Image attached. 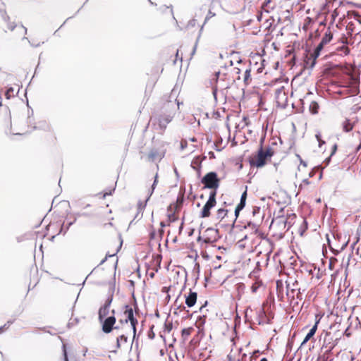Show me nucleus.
I'll use <instances>...</instances> for the list:
<instances>
[{"instance_id": "nucleus-48", "label": "nucleus", "mask_w": 361, "mask_h": 361, "mask_svg": "<svg viewBox=\"0 0 361 361\" xmlns=\"http://www.w3.org/2000/svg\"><path fill=\"white\" fill-rule=\"evenodd\" d=\"M360 149H361V142H360V145L357 146V151H359Z\"/></svg>"}, {"instance_id": "nucleus-10", "label": "nucleus", "mask_w": 361, "mask_h": 361, "mask_svg": "<svg viewBox=\"0 0 361 361\" xmlns=\"http://www.w3.org/2000/svg\"><path fill=\"white\" fill-rule=\"evenodd\" d=\"M218 240V231L214 228H207L202 235L199 236L197 241L205 244H213Z\"/></svg>"}, {"instance_id": "nucleus-30", "label": "nucleus", "mask_w": 361, "mask_h": 361, "mask_svg": "<svg viewBox=\"0 0 361 361\" xmlns=\"http://www.w3.org/2000/svg\"><path fill=\"white\" fill-rule=\"evenodd\" d=\"M239 64L240 66H246L245 63H242L240 61H239ZM243 68L242 67H234L233 68V71L237 74L236 79L240 80L241 78L240 74Z\"/></svg>"}, {"instance_id": "nucleus-40", "label": "nucleus", "mask_w": 361, "mask_h": 361, "mask_svg": "<svg viewBox=\"0 0 361 361\" xmlns=\"http://www.w3.org/2000/svg\"><path fill=\"white\" fill-rule=\"evenodd\" d=\"M112 219H113V218H112V217L109 218V219H108V222H104V225H109L110 226H112V224H111V220H112Z\"/></svg>"}, {"instance_id": "nucleus-39", "label": "nucleus", "mask_w": 361, "mask_h": 361, "mask_svg": "<svg viewBox=\"0 0 361 361\" xmlns=\"http://www.w3.org/2000/svg\"><path fill=\"white\" fill-rule=\"evenodd\" d=\"M111 193H112V191L110 190L109 192H106L104 193H101L100 195H102V198H105L106 195H111Z\"/></svg>"}, {"instance_id": "nucleus-5", "label": "nucleus", "mask_w": 361, "mask_h": 361, "mask_svg": "<svg viewBox=\"0 0 361 361\" xmlns=\"http://www.w3.org/2000/svg\"><path fill=\"white\" fill-rule=\"evenodd\" d=\"M235 214L226 209H219L216 211V219L218 221V225L221 228L230 229L233 227L236 219Z\"/></svg>"}, {"instance_id": "nucleus-25", "label": "nucleus", "mask_w": 361, "mask_h": 361, "mask_svg": "<svg viewBox=\"0 0 361 361\" xmlns=\"http://www.w3.org/2000/svg\"><path fill=\"white\" fill-rule=\"evenodd\" d=\"M168 210H169V213L168 214L169 224L167 225L169 226L170 223L174 222L176 220H178V216L175 212H172V204H171L169 207V209Z\"/></svg>"}, {"instance_id": "nucleus-19", "label": "nucleus", "mask_w": 361, "mask_h": 361, "mask_svg": "<svg viewBox=\"0 0 361 361\" xmlns=\"http://www.w3.org/2000/svg\"><path fill=\"white\" fill-rule=\"evenodd\" d=\"M164 157V154L160 152L158 148L153 147L148 153L147 158L150 161H154L157 159H161Z\"/></svg>"}, {"instance_id": "nucleus-55", "label": "nucleus", "mask_w": 361, "mask_h": 361, "mask_svg": "<svg viewBox=\"0 0 361 361\" xmlns=\"http://www.w3.org/2000/svg\"><path fill=\"white\" fill-rule=\"evenodd\" d=\"M99 221L102 223L104 222V221L102 219H99Z\"/></svg>"}, {"instance_id": "nucleus-56", "label": "nucleus", "mask_w": 361, "mask_h": 361, "mask_svg": "<svg viewBox=\"0 0 361 361\" xmlns=\"http://www.w3.org/2000/svg\"><path fill=\"white\" fill-rule=\"evenodd\" d=\"M260 70H261V68H259L257 69V71H258V72H259V71H260Z\"/></svg>"}, {"instance_id": "nucleus-28", "label": "nucleus", "mask_w": 361, "mask_h": 361, "mask_svg": "<svg viewBox=\"0 0 361 361\" xmlns=\"http://www.w3.org/2000/svg\"><path fill=\"white\" fill-rule=\"evenodd\" d=\"M283 281L281 280H278L276 281V290H277V295L279 298H281V300H282L283 295Z\"/></svg>"}, {"instance_id": "nucleus-52", "label": "nucleus", "mask_w": 361, "mask_h": 361, "mask_svg": "<svg viewBox=\"0 0 361 361\" xmlns=\"http://www.w3.org/2000/svg\"><path fill=\"white\" fill-rule=\"evenodd\" d=\"M241 287L244 288V285L243 284L239 285L238 288H241Z\"/></svg>"}, {"instance_id": "nucleus-34", "label": "nucleus", "mask_w": 361, "mask_h": 361, "mask_svg": "<svg viewBox=\"0 0 361 361\" xmlns=\"http://www.w3.org/2000/svg\"><path fill=\"white\" fill-rule=\"evenodd\" d=\"M296 219V215L295 214H291L288 216L287 221L285 222V226L288 224V228L292 226V221H295Z\"/></svg>"}, {"instance_id": "nucleus-7", "label": "nucleus", "mask_w": 361, "mask_h": 361, "mask_svg": "<svg viewBox=\"0 0 361 361\" xmlns=\"http://www.w3.org/2000/svg\"><path fill=\"white\" fill-rule=\"evenodd\" d=\"M114 330L116 331L117 336H120V335H128V336H133V338H135L136 336V327L133 326L130 324L122 321H118V323L116 325H114Z\"/></svg>"}, {"instance_id": "nucleus-49", "label": "nucleus", "mask_w": 361, "mask_h": 361, "mask_svg": "<svg viewBox=\"0 0 361 361\" xmlns=\"http://www.w3.org/2000/svg\"><path fill=\"white\" fill-rule=\"evenodd\" d=\"M345 334L348 337H349L350 336V333H348L347 331H345Z\"/></svg>"}, {"instance_id": "nucleus-53", "label": "nucleus", "mask_w": 361, "mask_h": 361, "mask_svg": "<svg viewBox=\"0 0 361 361\" xmlns=\"http://www.w3.org/2000/svg\"><path fill=\"white\" fill-rule=\"evenodd\" d=\"M163 232H164L163 230H161L160 231V234L162 235Z\"/></svg>"}, {"instance_id": "nucleus-54", "label": "nucleus", "mask_w": 361, "mask_h": 361, "mask_svg": "<svg viewBox=\"0 0 361 361\" xmlns=\"http://www.w3.org/2000/svg\"><path fill=\"white\" fill-rule=\"evenodd\" d=\"M305 183H306L307 184L309 183V182L307 180H304Z\"/></svg>"}, {"instance_id": "nucleus-47", "label": "nucleus", "mask_w": 361, "mask_h": 361, "mask_svg": "<svg viewBox=\"0 0 361 361\" xmlns=\"http://www.w3.org/2000/svg\"><path fill=\"white\" fill-rule=\"evenodd\" d=\"M64 355H65V361H68V357H67V354H66V351L64 353Z\"/></svg>"}, {"instance_id": "nucleus-41", "label": "nucleus", "mask_w": 361, "mask_h": 361, "mask_svg": "<svg viewBox=\"0 0 361 361\" xmlns=\"http://www.w3.org/2000/svg\"><path fill=\"white\" fill-rule=\"evenodd\" d=\"M157 183V176H155V179H154V181L152 187V190L154 189V187H155Z\"/></svg>"}, {"instance_id": "nucleus-1", "label": "nucleus", "mask_w": 361, "mask_h": 361, "mask_svg": "<svg viewBox=\"0 0 361 361\" xmlns=\"http://www.w3.org/2000/svg\"><path fill=\"white\" fill-rule=\"evenodd\" d=\"M111 300V299H108L98 311V320L102 324V331L105 334L111 333L114 330V325L116 323V319L114 314L107 317Z\"/></svg>"}, {"instance_id": "nucleus-18", "label": "nucleus", "mask_w": 361, "mask_h": 361, "mask_svg": "<svg viewBox=\"0 0 361 361\" xmlns=\"http://www.w3.org/2000/svg\"><path fill=\"white\" fill-rule=\"evenodd\" d=\"M174 116V113H170L168 115L161 116L159 118V126L162 130H164L166 128V125L169 123Z\"/></svg>"}, {"instance_id": "nucleus-2", "label": "nucleus", "mask_w": 361, "mask_h": 361, "mask_svg": "<svg viewBox=\"0 0 361 361\" xmlns=\"http://www.w3.org/2000/svg\"><path fill=\"white\" fill-rule=\"evenodd\" d=\"M232 80H233L230 77L226 68L216 72L210 79V83L213 86L212 92L214 97H216L219 87L227 88Z\"/></svg>"}, {"instance_id": "nucleus-38", "label": "nucleus", "mask_w": 361, "mask_h": 361, "mask_svg": "<svg viewBox=\"0 0 361 361\" xmlns=\"http://www.w3.org/2000/svg\"><path fill=\"white\" fill-rule=\"evenodd\" d=\"M155 237H156V234H155L154 231V230H153V231H150V233H149V238H150L151 240H153V239H154V238H155Z\"/></svg>"}, {"instance_id": "nucleus-24", "label": "nucleus", "mask_w": 361, "mask_h": 361, "mask_svg": "<svg viewBox=\"0 0 361 361\" xmlns=\"http://www.w3.org/2000/svg\"><path fill=\"white\" fill-rule=\"evenodd\" d=\"M243 81L246 85H249L251 82V77H250V72H251V68H247L245 67L243 68Z\"/></svg>"}, {"instance_id": "nucleus-26", "label": "nucleus", "mask_w": 361, "mask_h": 361, "mask_svg": "<svg viewBox=\"0 0 361 361\" xmlns=\"http://www.w3.org/2000/svg\"><path fill=\"white\" fill-rule=\"evenodd\" d=\"M263 285L262 281L259 279H256L255 281L252 283L251 286V290L253 293L257 292V290L261 288Z\"/></svg>"}, {"instance_id": "nucleus-44", "label": "nucleus", "mask_w": 361, "mask_h": 361, "mask_svg": "<svg viewBox=\"0 0 361 361\" xmlns=\"http://www.w3.org/2000/svg\"><path fill=\"white\" fill-rule=\"evenodd\" d=\"M317 138L318 141L319 142V146H321L322 145V142L320 141L319 136L317 135ZM322 143H324V142H322Z\"/></svg>"}, {"instance_id": "nucleus-35", "label": "nucleus", "mask_w": 361, "mask_h": 361, "mask_svg": "<svg viewBox=\"0 0 361 361\" xmlns=\"http://www.w3.org/2000/svg\"><path fill=\"white\" fill-rule=\"evenodd\" d=\"M215 16H216V13L212 11V8H209L208 13L205 17L204 23H206L207 21H209L212 18L214 17Z\"/></svg>"}, {"instance_id": "nucleus-31", "label": "nucleus", "mask_w": 361, "mask_h": 361, "mask_svg": "<svg viewBox=\"0 0 361 361\" xmlns=\"http://www.w3.org/2000/svg\"><path fill=\"white\" fill-rule=\"evenodd\" d=\"M200 164H201V161L200 160V158L199 157H195L192 161V164H191V166L192 167L197 170V171H200Z\"/></svg>"}, {"instance_id": "nucleus-37", "label": "nucleus", "mask_w": 361, "mask_h": 361, "mask_svg": "<svg viewBox=\"0 0 361 361\" xmlns=\"http://www.w3.org/2000/svg\"><path fill=\"white\" fill-rule=\"evenodd\" d=\"M180 51L179 49H178L176 51V59H180V61H182V59H183V54H181L180 56Z\"/></svg>"}, {"instance_id": "nucleus-9", "label": "nucleus", "mask_w": 361, "mask_h": 361, "mask_svg": "<svg viewBox=\"0 0 361 361\" xmlns=\"http://www.w3.org/2000/svg\"><path fill=\"white\" fill-rule=\"evenodd\" d=\"M216 191H211L209 193V199L204 205L201 213L200 216L202 218H207L210 216L211 212L210 210L215 207L216 204Z\"/></svg>"}, {"instance_id": "nucleus-33", "label": "nucleus", "mask_w": 361, "mask_h": 361, "mask_svg": "<svg viewBox=\"0 0 361 361\" xmlns=\"http://www.w3.org/2000/svg\"><path fill=\"white\" fill-rule=\"evenodd\" d=\"M298 286V281H295L293 283V287L290 288V284L288 283L287 286H286V288H287V295H289V291L290 290L292 293H293L295 290H299V288H297Z\"/></svg>"}, {"instance_id": "nucleus-15", "label": "nucleus", "mask_w": 361, "mask_h": 361, "mask_svg": "<svg viewBox=\"0 0 361 361\" xmlns=\"http://www.w3.org/2000/svg\"><path fill=\"white\" fill-rule=\"evenodd\" d=\"M338 338H334L331 333L329 331L325 332L322 348H326L328 351H331L338 343Z\"/></svg>"}, {"instance_id": "nucleus-51", "label": "nucleus", "mask_w": 361, "mask_h": 361, "mask_svg": "<svg viewBox=\"0 0 361 361\" xmlns=\"http://www.w3.org/2000/svg\"><path fill=\"white\" fill-rule=\"evenodd\" d=\"M260 361H268V360L267 358L264 357V358L261 359Z\"/></svg>"}, {"instance_id": "nucleus-22", "label": "nucleus", "mask_w": 361, "mask_h": 361, "mask_svg": "<svg viewBox=\"0 0 361 361\" xmlns=\"http://www.w3.org/2000/svg\"><path fill=\"white\" fill-rule=\"evenodd\" d=\"M338 42H340L342 45L341 47H338L336 48L337 50H341L343 51L344 54H348L349 53V49L346 46V44L348 43V39L345 35H343L339 39Z\"/></svg>"}, {"instance_id": "nucleus-50", "label": "nucleus", "mask_w": 361, "mask_h": 361, "mask_svg": "<svg viewBox=\"0 0 361 361\" xmlns=\"http://www.w3.org/2000/svg\"><path fill=\"white\" fill-rule=\"evenodd\" d=\"M154 274L153 272H152V273H150V274H149V276H150L151 278H153V277H154Z\"/></svg>"}, {"instance_id": "nucleus-20", "label": "nucleus", "mask_w": 361, "mask_h": 361, "mask_svg": "<svg viewBox=\"0 0 361 361\" xmlns=\"http://www.w3.org/2000/svg\"><path fill=\"white\" fill-rule=\"evenodd\" d=\"M197 299V294L196 292H193L190 290V292L187 296H185V304L188 307H193Z\"/></svg>"}, {"instance_id": "nucleus-12", "label": "nucleus", "mask_w": 361, "mask_h": 361, "mask_svg": "<svg viewBox=\"0 0 361 361\" xmlns=\"http://www.w3.org/2000/svg\"><path fill=\"white\" fill-rule=\"evenodd\" d=\"M134 340L133 336L120 335L116 338V347L118 349H127L132 346Z\"/></svg>"}, {"instance_id": "nucleus-6", "label": "nucleus", "mask_w": 361, "mask_h": 361, "mask_svg": "<svg viewBox=\"0 0 361 361\" xmlns=\"http://www.w3.org/2000/svg\"><path fill=\"white\" fill-rule=\"evenodd\" d=\"M333 39V33L331 31L330 28H328L323 36L321 42L318 44L314 51L310 54V56L307 59V63L308 64L310 61H312L310 63V67H313L316 63V59L319 56L321 50L323 49L324 46L328 44Z\"/></svg>"}, {"instance_id": "nucleus-3", "label": "nucleus", "mask_w": 361, "mask_h": 361, "mask_svg": "<svg viewBox=\"0 0 361 361\" xmlns=\"http://www.w3.org/2000/svg\"><path fill=\"white\" fill-rule=\"evenodd\" d=\"M0 29L5 32L11 31L13 37L18 38H24L27 33V28L22 24H16L11 20L8 16H4L2 21L0 23Z\"/></svg>"}, {"instance_id": "nucleus-57", "label": "nucleus", "mask_w": 361, "mask_h": 361, "mask_svg": "<svg viewBox=\"0 0 361 361\" xmlns=\"http://www.w3.org/2000/svg\"><path fill=\"white\" fill-rule=\"evenodd\" d=\"M204 305L201 306L200 310L204 307Z\"/></svg>"}, {"instance_id": "nucleus-32", "label": "nucleus", "mask_w": 361, "mask_h": 361, "mask_svg": "<svg viewBox=\"0 0 361 361\" xmlns=\"http://www.w3.org/2000/svg\"><path fill=\"white\" fill-rule=\"evenodd\" d=\"M307 229V223L305 219H302L298 233L300 235H302L305 231Z\"/></svg>"}, {"instance_id": "nucleus-16", "label": "nucleus", "mask_w": 361, "mask_h": 361, "mask_svg": "<svg viewBox=\"0 0 361 361\" xmlns=\"http://www.w3.org/2000/svg\"><path fill=\"white\" fill-rule=\"evenodd\" d=\"M276 102L280 106H285L288 102V97L285 92L284 87H281L275 91Z\"/></svg>"}, {"instance_id": "nucleus-23", "label": "nucleus", "mask_w": 361, "mask_h": 361, "mask_svg": "<svg viewBox=\"0 0 361 361\" xmlns=\"http://www.w3.org/2000/svg\"><path fill=\"white\" fill-rule=\"evenodd\" d=\"M193 327H188L182 329L181 331V338L183 341H186L188 337L192 334L194 331Z\"/></svg>"}, {"instance_id": "nucleus-36", "label": "nucleus", "mask_w": 361, "mask_h": 361, "mask_svg": "<svg viewBox=\"0 0 361 361\" xmlns=\"http://www.w3.org/2000/svg\"><path fill=\"white\" fill-rule=\"evenodd\" d=\"M5 96L6 97V99H10L11 97H13V89L12 87L8 88L5 93Z\"/></svg>"}, {"instance_id": "nucleus-29", "label": "nucleus", "mask_w": 361, "mask_h": 361, "mask_svg": "<svg viewBox=\"0 0 361 361\" xmlns=\"http://www.w3.org/2000/svg\"><path fill=\"white\" fill-rule=\"evenodd\" d=\"M319 108V106L318 103L314 101L312 102L310 104L309 109H310V112L313 114H316L318 113Z\"/></svg>"}, {"instance_id": "nucleus-14", "label": "nucleus", "mask_w": 361, "mask_h": 361, "mask_svg": "<svg viewBox=\"0 0 361 361\" xmlns=\"http://www.w3.org/2000/svg\"><path fill=\"white\" fill-rule=\"evenodd\" d=\"M355 21H350L347 25V30L350 35H361V20L359 19L360 16L355 14Z\"/></svg>"}, {"instance_id": "nucleus-13", "label": "nucleus", "mask_w": 361, "mask_h": 361, "mask_svg": "<svg viewBox=\"0 0 361 361\" xmlns=\"http://www.w3.org/2000/svg\"><path fill=\"white\" fill-rule=\"evenodd\" d=\"M360 92L358 82L357 80H353L350 82L349 85L343 87V90L339 91L338 93L343 94L347 97H352L357 95Z\"/></svg>"}, {"instance_id": "nucleus-11", "label": "nucleus", "mask_w": 361, "mask_h": 361, "mask_svg": "<svg viewBox=\"0 0 361 361\" xmlns=\"http://www.w3.org/2000/svg\"><path fill=\"white\" fill-rule=\"evenodd\" d=\"M119 321H122L123 322H126L133 326H137L138 322L134 316V310L132 305H126L124 306L123 318L120 319Z\"/></svg>"}, {"instance_id": "nucleus-8", "label": "nucleus", "mask_w": 361, "mask_h": 361, "mask_svg": "<svg viewBox=\"0 0 361 361\" xmlns=\"http://www.w3.org/2000/svg\"><path fill=\"white\" fill-rule=\"evenodd\" d=\"M201 183L204 185V188L216 192L217 188L219 187L220 179L218 178L216 172H209L202 178Z\"/></svg>"}, {"instance_id": "nucleus-43", "label": "nucleus", "mask_w": 361, "mask_h": 361, "mask_svg": "<svg viewBox=\"0 0 361 361\" xmlns=\"http://www.w3.org/2000/svg\"><path fill=\"white\" fill-rule=\"evenodd\" d=\"M298 158L300 159V163L304 166H306V164L302 160V159L300 158V157L299 155H298Z\"/></svg>"}, {"instance_id": "nucleus-46", "label": "nucleus", "mask_w": 361, "mask_h": 361, "mask_svg": "<svg viewBox=\"0 0 361 361\" xmlns=\"http://www.w3.org/2000/svg\"><path fill=\"white\" fill-rule=\"evenodd\" d=\"M160 226H161V227H164V226H166V224L164 222L161 221V222L160 223Z\"/></svg>"}, {"instance_id": "nucleus-4", "label": "nucleus", "mask_w": 361, "mask_h": 361, "mask_svg": "<svg viewBox=\"0 0 361 361\" xmlns=\"http://www.w3.org/2000/svg\"><path fill=\"white\" fill-rule=\"evenodd\" d=\"M263 140H261V145L257 152V154L252 156L250 158V163L252 166H256L257 168H261L264 166L267 159L271 158L275 154L274 150L271 147H267L265 149L262 147Z\"/></svg>"}, {"instance_id": "nucleus-42", "label": "nucleus", "mask_w": 361, "mask_h": 361, "mask_svg": "<svg viewBox=\"0 0 361 361\" xmlns=\"http://www.w3.org/2000/svg\"><path fill=\"white\" fill-rule=\"evenodd\" d=\"M336 149H337V145H334L333 147V150H332L331 155H333L336 152Z\"/></svg>"}, {"instance_id": "nucleus-21", "label": "nucleus", "mask_w": 361, "mask_h": 361, "mask_svg": "<svg viewBox=\"0 0 361 361\" xmlns=\"http://www.w3.org/2000/svg\"><path fill=\"white\" fill-rule=\"evenodd\" d=\"M247 199V191L245 190L241 195L240 203L236 206L234 214L238 217L240 212L244 208Z\"/></svg>"}, {"instance_id": "nucleus-45", "label": "nucleus", "mask_w": 361, "mask_h": 361, "mask_svg": "<svg viewBox=\"0 0 361 361\" xmlns=\"http://www.w3.org/2000/svg\"><path fill=\"white\" fill-rule=\"evenodd\" d=\"M178 309H180V310H185V306H183V305H180V306H179V307H178Z\"/></svg>"}, {"instance_id": "nucleus-27", "label": "nucleus", "mask_w": 361, "mask_h": 361, "mask_svg": "<svg viewBox=\"0 0 361 361\" xmlns=\"http://www.w3.org/2000/svg\"><path fill=\"white\" fill-rule=\"evenodd\" d=\"M342 126H343V130L345 132H350V130H353L354 124L349 119H345L343 121Z\"/></svg>"}, {"instance_id": "nucleus-17", "label": "nucleus", "mask_w": 361, "mask_h": 361, "mask_svg": "<svg viewBox=\"0 0 361 361\" xmlns=\"http://www.w3.org/2000/svg\"><path fill=\"white\" fill-rule=\"evenodd\" d=\"M322 317V315H321L319 314H315V323H314V325L310 330L309 333L306 335V336L305 337L302 344L306 343L309 340H310L314 336V335L315 334V333H316V331L317 330V326H318L319 323L320 322V320H321Z\"/></svg>"}]
</instances>
